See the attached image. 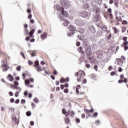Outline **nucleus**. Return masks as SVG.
Returning a JSON list of instances; mask_svg holds the SVG:
<instances>
[{
	"instance_id": "nucleus-22",
	"label": "nucleus",
	"mask_w": 128,
	"mask_h": 128,
	"mask_svg": "<svg viewBox=\"0 0 128 128\" xmlns=\"http://www.w3.org/2000/svg\"><path fill=\"white\" fill-rule=\"evenodd\" d=\"M41 38L42 39L46 38V33L44 32V34H42Z\"/></svg>"
},
{
	"instance_id": "nucleus-23",
	"label": "nucleus",
	"mask_w": 128,
	"mask_h": 128,
	"mask_svg": "<svg viewBox=\"0 0 128 128\" xmlns=\"http://www.w3.org/2000/svg\"><path fill=\"white\" fill-rule=\"evenodd\" d=\"M114 4L116 8H118V0H114Z\"/></svg>"
},
{
	"instance_id": "nucleus-20",
	"label": "nucleus",
	"mask_w": 128,
	"mask_h": 128,
	"mask_svg": "<svg viewBox=\"0 0 128 128\" xmlns=\"http://www.w3.org/2000/svg\"><path fill=\"white\" fill-rule=\"evenodd\" d=\"M79 32L82 34H84V28H80L79 30Z\"/></svg>"
},
{
	"instance_id": "nucleus-63",
	"label": "nucleus",
	"mask_w": 128,
	"mask_h": 128,
	"mask_svg": "<svg viewBox=\"0 0 128 128\" xmlns=\"http://www.w3.org/2000/svg\"><path fill=\"white\" fill-rule=\"evenodd\" d=\"M15 103L16 104H20V99H17L15 101Z\"/></svg>"
},
{
	"instance_id": "nucleus-43",
	"label": "nucleus",
	"mask_w": 128,
	"mask_h": 128,
	"mask_svg": "<svg viewBox=\"0 0 128 128\" xmlns=\"http://www.w3.org/2000/svg\"><path fill=\"white\" fill-rule=\"evenodd\" d=\"M15 88H16V90H20V92L22 91V88H20L19 87V86H15Z\"/></svg>"
},
{
	"instance_id": "nucleus-61",
	"label": "nucleus",
	"mask_w": 128,
	"mask_h": 128,
	"mask_svg": "<svg viewBox=\"0 0 128 128\" xmlns=\"http://www.w3.org/2000/svg\"><path fill=\"white\" fill-rule=\"evenodd\" d=\"M124 46H128V41H124Z\"/></svg>"
},
{
	"instance_id": "nucleus-29",
	"label": "nucleus",
	"mask_w": 128,
	"mask_h": 128,
	"mask_svg": "<svg viewBox=\"0 0 128 128\" xmlns=\"http://www.w3.org/2000/svg\"><path fill=\"white\" fill-rule=\"evenodd\" d=\"M113 30H114V34H118V28H116V27H114Z\"/></svg>"
},
{
	"instance_id": "nucleus-38",
	"label": "nucleus",
	"mask_w": 128,
	"mask_h": 128,
	"mask_svg": "<svg viewBox=\"0 0 128 128\" xmlns=\"http://www.w3.org/2000/svg\"><path fill=\"white\" fill-rule=\"evenodd\" d=\"M108 14H112V8H110L108 9Z\"/></svg>"
},
{
	"instance_id": "nucleus-14",
	"label": "nucleus",
	"mask_w": 128,
	"mask_h": 128,
	"mask_svg": "<svg viewBox=\"0 0 128 128\" xmlns=\"http://www.w3.org/2000/svg\"><path fill=\"white\" fill-rule=\"evenodd\" d=\"M36 31V30L34 28L31 30L30 32L28 33L29 36L32 38H34V32Z\"/></svg>"
},
{
	"instance_id": "nucleus-47",
	"label": "nucleus",
	"mask_w": 128,
	"mask_h": 128,
	"mask_svg": "<svg viewBox=\"0 0 128 128\" xmlns=\"http://www.w3.org/2000/svg\"><path fill=\"white\" fill-rule=\"evenodd\" d=\"M122 82H124V80L122 79L118 80V84H122Z\"/></svg>"
},
{
	"instance_id": "nucleus-49",
	"label": "nucleus",
	"mask_w": 128,
	"mask_h": 128,
	"mask_svg": "<svg viewBox=\"0 0 128 128\" xmlns=\"http://www.w3.org/2000/svg\"><path fill=\"white\" fill-rule=\"evenodd\" d=\"M98 65H95L94 66V68L95 70H96V72H98Z\"/></svg>"
},
{
	"instance_id": "nucleus-10",
	"label": "nucleus",
	"mask_w": 128,
	"mask_h": 128,
	"mask_svg": "<svg viewBox=\"0 0 128 128\" xmlns=\"http://www.w3.org/2000/svg\"><path fill=\"white\" fill-rule=\"evenodd\" d=\"M100 16L98 14H96L93 18V21L94 22H100Z\"/></svg>"
},
{
	"instance_id": "nucleus-3",
	"label": "nucleus",
	"mask_w": 128,
	"mask_h": 128,
	"mask_svg": "<svg viewBox=\"0 0 128 128\" xmlns=\"http://www.w3.org/2000/svg\"><path fill=\"white\" fill-rule=\"evenodd\" d=\"M69 30L71 32H67L68 36H72V35L74 34V32L76 30V28L72 25H70L69 26Z\"/></svg>"
},
{
	"instance_id": "nucleus-48",
	"label": "nucleus",
	"mask_w": 128,
	"mask_h": 128,
	"mask_svg": "<svg viewBox=\"0 0 128 128\" xmlns=\"http://www.w3.org/2000/svg\"><path fill=\"white\" fill-rule=\"evenodd\" d=\"M76 122H78V124H80V120L78 118H76Z\"/></svg>"
},
{
	"instance_id": "nucleus-64",
	"label": "nucleus",
	"mask_w": 128,
	"mask_h": 128,
	"mask_svg": "<svg viewBox=\"0 0 128 128\" xmlns=\"http://www.w3.org/2000/svg\"><path fill=\"white\" fill-rule=\"evenodd\" d=\"M124 50H128V46H126V45L125 46H124Z\"/></svg>"
},
{
	"instance_id": "nucleus-33",
	"label": "nucleus",
	"mask_w": 128,
	"mask_h": 128,
	"mask_svg": "<svg viewBox=\"0 0 128 128\" xmlns=\"http://www.w3.org/2000/svg\"><path fill=\"white\" fill-rule=\"evenodd\" d=\"M20 54H22L23 58H24V60H26V56L24 55V53L22 52H21Z\"/></svg>"
},
{
	"instance_id": "nucleus-8",
	"label": "nucleus",
	"mask_w": 128,
	"mask_h": 128,
	"mask_svg": "<svg viewBox=\"0 0 128 128\" xmlns=\"http://www.w3.org/2000/svg\"><path fill=\"white\" fill-rule=\"evenodd\" d=\"M80 72V78H77V80L78 82H82V80L84 79V76H86V73L84 72L81 71Z\"/></svg>"
},
{
	"instance_id": "nucleus-41",
	"label": "nucleus",
	"mask_w": 128,
	"mask_h": 128,
	"mask_svg": "<svg viewBox=\"0 0 128 128\" xmlns=\"http://www.w3.org/2000/svg\"><path fill=\"white\" fill-rule=\"evenodd\" d=\"M24 82L26 85L30 84V80H26Z\"/></svg>"
},
{
	"instance_id": "nucleus-51",
	"label": "nucleus",
	"mask_w": 128,
	"mask_h": 128,
	"mask_svg": "<svg viewBox=\"0 0 128 128\" xmlns=\"http://www.w3.org/2000/svg\"><path fill=\"white\" fill-rule=\"evenodd\" d=\"M93 116L94 118H96L98 116V112H96L94 114Z\"/></svg>"
},
{
	"instance_id": "nucleus-42",
	"label": "nucleus",
	"mask_w": 128,
	"mask_h": 128,
	"mask_svg": "<svg viewBox=\"0 0 128 128\" xmlns=\"http://www.w3.org/2000/svg\"><path fill=\"white\" fill-rule=\"evenodd\" d=\"M20 94V92L18 91L15 93V96L16 98H18V94Z\"/></svg>"
},
{
	"instance_id": "nucleus-4",
	"label": "nucleus",
	"mask_w": 128,
	"mask_h": 128,
	"mask_svg": "<svg viewBox=\"0 0 128 128\" xmlns=\"http://www.w3.org/2000/svg\"><path fill=\"white\" fill-rule=\"evenodd\" d=\"M20 122L18 120L16 119V116L15 115L12 116V126L16 128L18 126Z\"/></svg>"
},
{
	"instance_id": "nucleus-7",
	"label": "nucleus",
	"mask_w": 128,
	"mask_h": 128,
	"mask_svg": "<svg viewBox=\"0 0 128 128\" xmlns=\"http://www.w3.org/2000/svg\"><path fill=\"white\" fill-rule=\"evenodd\" d=\"M75 24H77V26H84L86 23L82 20H75Z\"/></svg>"
},
{
	"instance_id": "nucleus-55",
	"label": "nucleus",
	"mask_w": 128,
	"mask_h": 128,
	"mask_svg": "<svg viewBox=\"0 0 128 128\" xmlns=\"http://www.w3.org/2000/svg\"><path fill=\"white\" fill-rule=\"evenodd\" d=\"M122 40H124V42H126V40H128V37L126 36H124L122 38Z\"/></svg>"
},
{
	"instance_id": "nucleus-9",
	"label": "nucleus",
	"mask_w": 128,
	"mask_h": 128,
	"mask_svg": "<svg viewBox=\"0 0 128 128\" xmlns=\"http://www.w3.org/2000/svg\"><path fill=\"white\" fill-rule=\"evenodd\" d=\"M88 30L91 32V34H94V33L96 32V28L94 26L90 25L88 26Z\"/></svg>"
},
{
	"instance_id": "nucleus-53",
	"label": "nucleus",
	"mask_w": 128,
	"mask_h": 128,
	"mask_svg": "<svg viewBox=\"0 0 128 128\" xmlns=\"http://www.w3.org/2000/svg\"><path fill=\"white\" fill-rule=\"evenodd\" d=\"M122 24H128V22L126 20H123Z\"/></svg>"
},
{
	"instance_id": "nucleus-11",
	"label": "nucleus",
	"mask_w": 128,
	"mask_h": 128,
	"mask_svg": "<svg viewBox=\"0 0 128 128\" xmlns=\"http://www.w3.org/2000/svg\"><path fill=\"white\" fill-rule=\"evenodd\" d=\"M79 14L80 16H81L82 18H86V16H88V13L86 12V11H82L79 13Z\"/></svg>"
},
{
	"instance_id": "nucleus-60",
	"label": "nucleus",
	"mask_w": 128,
	"mask_h": 128,
	"mask_svg": "<svg viewBox=\"0 0 128 128\" xmlns=\"http://www.w3.org/2000/svg\"><path fill=\"white\" fill-rule=\"evenodd\" d=\"M76 45L77 46H80V42H76Z\"/></svg>"
},
{
	"instance_id": "nucleus-5",
	"label": "nucleus",
	"mask_w": 128,
	"mask_h": 128,
	"mask_svg": "<svg viewBox=\"0 0 128 128\" xmlns=\"http://www.w3.org/2000/svg\"><path fill=\"white\" fill-rule=\"evenodd\" d=\"M60 4L62 6L65 8H70V2L66 0H63L61 1Z\"/></svg>"
},
{
	"instance_id": "nucleus-59",
	"label": "nucleus",
	"mask_w": 128,
	"mask_h": 128,
	"mask_svg": "<svg viewBox=\"0 0 128 128\" xmlns=\"http://www.w3.org/2000/svg\"><path fill=\"white\" fill-rule=\"evenodd\" d=\"M10 102L11 103L14 102V98H12L11 99H10Z\"/></svg>"
},
{
	"instance_id": "nucleus-19",
	"label": "nucleus",
	"mask_w": 128,
	"mask_h": 128,
	"mask_svg": "<svg viewBox=\"0 0 128 128\" xmlns=\"http://www.w3.org/2000/svg\"><path fill=\"white\" fill-rule=\"evenodd\" d=\"M8 77L10 80V82H14V77H12V74H9L8 75Z\"/></svg>"
},
{
	"instance_id": "nucleus-27",
	"label": "nucleus",
	"mask_w": 128,
	"mask_h": 128,
	"mask_svg": "<svg viewBox=\"0 0 128 128\" xmlns=\"http://www.w3.org/2000/svg\"><path fill=\"white\" fill-rule=\"evenodd\" d=\"M74 114H76V112L72 111L71 112L70 116H72V118H74Z\"/></svg>"
},
{
	"instance_id": "nucleus-57",
	"label": "nucleus",
	"mask_w": 128,
	"mask_h": 128,
	"mask_svg": "<svg viewBox=\"0 0 128 128\" xmlns=\"http://www.w3.org/2000/svg\"><path fill=\"white\" fill-rule=\"evenodd\" d=\"M50 78L52 79L53 80H56V77H54V75H51Z\"/></svg>"
},
{
	"instance_id": "nucleus-31",
	"label": "nucleus",
	"mask_w": 128,
	"mask_h": 128,
	"mask_svg": "<svg viewBox=\"0 0 128 128\" xmlns=\"http://www.w3.org/2000/svg\"><path fill=\"white\" fill-rule=\"evenodd\" d=\"M101 28H102V30L104 32H108V30H106V26H102Z\"/></svg>"
},
{
	"instance_id": "nucleus-62",
	"label": "nucleus",
	"mask_w": 128,
	"mask_h": 128,
	"mask_svg": "<svg viewBox=\"0 0 128 128\" xmlns=\"http://www.w3.org/2000/svg\"><path fill=\"white\" fill-rule=\"evenodd\" d=\"M30 22L31 24H34V19H30Z\"/></svg>"
},
{
	"instance_id": "nucleus-17",
	"label": "nucleus",
	"mask_w": 128,
	"mask_h": 128,
	"mask_svg": "<svg viewBox=\"0 0 128 128\" xmlns=\"http://www.w3.org/2000/svg\"><path fill=\"white\" fill-rule=\"evenodd\" d=\"M102 31L98 30L96 34V36L97 38H100V36H102Z\"/></svg>"
},
{
	"instance_id": "nucleus-34",
	"label": "nucleus",
	"mask_w": 128,
	"mask_h": 128,
	"mask_svg": "<svg viewBox=\"0 0 128 128\" xmlns=\"http://www.w3.org/2000/svg\"><path fill=\"white\" fill-rule=\"evenodd\" d=\"M16 70H18V72H20V70H22V68H20V66H18L16 68Z\"/></svg>"
},
{
	"instance_id": "nucleus-25",
	"label": "nucleus",
	"mask_w": 128,
	"mask_h": 128,
	"mask_svg": "<svg viewBox=\"0 0 128 128\" xmlns=\"http://www.w3.org/2000/svg\"><path fill=\"white\" fill-rule=\"evenodd\" d=\"M102 22H100V23H98V24H97V26H98V28H102Z\"/></svg>"
},
{
	"instance_id": "nucleus-45",
	"label": "nucleus",
	"mask_w": 128,
	"mask_h": 128,
	"mask_svg": "<svg viewBox=\"0 0 128 128\" xmlns=\"http://www.w3.org/2000/svg\"><path fill=\"white\" fill-rule=\"evenodd\" d=\"M118 72H122V67L118 68Z\"/></svg>"
},
{
	"instance_id": "nucleus-13",
	"label": "nucleus",
	"mask_w": 128,
	"mask_h": 128,
	"mask_svg": "<svg viewBox=\"0 0 128 128\" xmlns=\"http://www.w3.org/2000/svg\"><path fill=\"white\" fill-rule=\"evenodd\" d=\"M92 12L94 14H98L100 12V8L98 6H94L93 8Z\"/></svg>"
},
{
	"instance_id": "nucleus-58",
	"label": "nucleus",
	"mask_w": 128,
	"mask_h": 128,
	"mask_svg": "<svg viewBox=\"0 0 128 128\" xmlns=\"http://www.w3.org/2000/svg\"><path fill=\"white\" fill-rule=\"evenodd\" d=\"M21 104H26V100L24 99H22L21 100Z\"/></svg>"
},
{
	"instance_id": "nucleus-36",
	"label": "nucleus",
	"mask_w": 128,
	"mask_h": 128,
	"mask_svg": "<svg viewBox=\"0 0 128 128\" xmlns=\"http://www.w3.org/2000/svg\"><path fill=\"white\" fill-rule=\"evenodd\" d=\"M28 64H30V66H32V64H34V62H32V60H29L28 61Z\"/></svg>"
},
{
	"instance_id": "nucleus-6",
	"label": "nucleus",
	"mask_w": 128,
	"mask_h": 128,
	"mask_svg": "<svg viewBox=\"0 0 128 128\" xmlns=\"http://www.w3.org/2000/svg\"><path fill=\"white\" fill-rule=\"evenodd\" d=\"M34 66L36 68V70L38 72H42V67L40 66V62L38 60L34 62Z\"/></svg>"
},
{
	"instance_id": "nucleus-54",
	"label": "nucleus",
	"mask_w": 128,
	"mask_h": 128,
	"mask_svg": "<svg viewBox=\"0 0 128 128\" xmlns=\"http://www.w3.org/2000/svg\"><path fill=\"white\" fill-rule=\"evenodd\" d=\"M64 92L65 94H68V88H66L64 90Z\"/></svg>"
},
{
	"instance_id": "nucleus-12",
	"label": "nucleus",
	"mask_w": 128,
	"mask_h": 128,
	"mask_svg": "<svg viewBox=\"0 0 128 128\" xmlns=\"http://www.w3.org/2000/svg\"><path fill=\"white\" fill-rule=\"evenodd\" d=\"M116 62H117L118 64V66H122V64H124V62L122 61V60L120 58H116Z\"/></svg>"
},
{
	"instance_id": "nucleus-21",
	"label": "nucleus",
	"mask_w": 128,
	"mask_h": 128,
	"mask_svg": "<svg viewBox=\"0 0 128 128\" xmlns=\"http://www.w3.org/2000/svg\"><path fill=\"white\" fill-rule=\"evenodd\" d=\"M82 42L85 46L86 44H88V40H86V39H85V40H82Z\"/></svg>"
},
{
	"instance_id": "nucleus-1",
	"label": "nucleus",
	"mask_w": 128,
	"mask_h": 128,
	"mask_svg": "<svg viewBox=\"0 0 128 128\" xmlns=\"http://www.w3.org/2000/svg\"><path fill=\"white\" fill-rule=\"evenodd\" d=\"M54 8H56L59 12H61V14L58 16V18H60V20L62 22L63 26H68V24H70L68 20L66 19L68 18V12L64 11V8L63 6H60L58 4L54 5Z\"/></svg>"
},
{
	"instance_id": "nucleus-18",
	"label": "nucleus",
	"mask_w": 128,
	"mask_h": 128,
	"mask_svg": "<svg viewBox=\"0 0 128 128\" xmlns=\"http://www.w3.org/2000/svg\"><path fill=\"white\" fill-rule=\"evenodd\" d=\"M64 120L65 124H70V118H68V117H66L64 118Z\"/></svg>"
},
{
	"instance_id": "nucleus-44",
	"label": "nucleus",
	"mask_w": 128,
	"mask_h": 128,
	"mask_svg": "<svg viewBox=\"0 0 128 128\" xmlns=\"http://www.w3.org/2000/svg\"><path fill=\"white\" fill-rule=\"evenodd\" d=\"M114 74H116V72H110V76H114Z\"/></svg>"
},
{
	"instance_id": "nucleus-39",
	"label": "nucleus",
	"mask_w": 128,
	"mask_h": 128,
	"mask_svg": "<svg viewBox=\"0 0 128 128\" xmlns=\"http://www.w3.org/2000/svg\"><path fill=\"white\" fill-rule=\"evenodd\" d=\"M86 67L87 68H90V64H86Z\"/></svg>"
},
{
	"instance_id": "nucleus-32",
	"label": "nucleus",
	"mask_w": 128,
	"mask_h": 128,
	"mask_svg": "<svg viewBox=\"0 0 128 128\" xmlns=\"http://www.w3.org/2000/svg\"><path fill=\"white\" fill-rule=\"evenodd\" d=\"M108 12L104 14V18H106V20L108 19Z\"/></svg>"
},
{
	"instance_id": "nucleus-30",
	"label": "nucleus",
	"mask_w": 128,
	"mask_h": 128,
	"mask_svg": "<svg viewBox=\"0 0 128 128\" xmlns=\"http://www.w3.org/2000/svg\"><path fill=\"white\" fill-rule=\"evenodd\" d=\"M84 110L87 114H88V116H90V110H88V109H84Z\"/></svg>"
},
{
	"instance_id": "nucleus-46",
	"label": "nucleus",
	"mask_w": 128,
	"mask_h": 128,
	"mask_svg": "<svg viewBox=\"0 0 128 128\" xmlns=\"http://www.w3.org/2000/svg\"><path fill=\"white\" fill-rule=\"evenodd\" d=\"M62 112L63 114H66V109L62 108Z\"/></svg>"
},
{
	"instance_id": "nucleus-35",
	"label": "nucleus",
	"mask_w": 128,
	"mask_h": 128,
	"mask_svg": "<svg viewBox=\"0 0 128 128\" xmlns=\"http://www.w3.org/2000/svg\"><path fill=\"white\" fill-rule=\"evenodd\" d=\"M14 82L15 86H18V82L17 81H14Z\"/></svg>"
},
{
	"instance_id": "nucleus-28",
	"label": "nucleus",
	"mask_w": 128,
	"mask_h": 128,
	"mask_svg": "<svg viewBox=\"0 0 128 128\" xmlns=\"http://www.w3.org/2000/svg\"><path fill=\"white\" fill-rule=\"evenodd\" d=\"M108 16H110V20H112L114 18V16H112V14H108Z\"/></svg>"
},
{
	"instance_id": "nucleus-52",
	"label": "nucleus",
	"mask_w": 128,
	"mask_h": 128,
	"mask_svg": "<svg viewBox=\"0 0 128 128\" xmlns=\"http://www.w3.org/2000/svg\"><path fill=\"white\" fill-rule=\"evenodd\" d=\"M10 86L13 90H14V88H16V86L14 85V84H11Z\"/></svg>"
},
{
	"instance_id": "nucleus-15",
	"label": "nucleus",
	"mask_w": 128,
	"mask_h": 128,
	"mask_svg": "<svg viewBox=\"0 0 128 128\" xmlns=\"http://www.w3.org/2000/svg\"><path fill=\"white\" fill-rule=\"evenodd\" d=\"M2 68H4L2 72H6L8 70V68H10L8 67V64H4L2 66Z\"/></svg>"
},
{
	"instance_id": "nucleus-16",
	"label": "nucleus",
	"mask_w": 128,
	"mask_h": 128,
	"mask_svg": "<svg viewBox=\"0 0 128 128\" xmlns=\"http://www.w3.org/2000/svg\"><path fill=\"white\" fill-rule=\"evenodd\" d=\"M102 58V52L98 51L97 52V58L100 60Z\"/></svg>"
},
{
	"instance_id": "nucleus-50",
	"label": "nucleus",
	"mask_w": 128,
	"mask_h": 128,
	"mask_svg": "<svg viewBox=\"0 0 128 128\" xmlns=\"http://www.w3.org/2000/svg\"><path fill=\"white\" fill-rule=\"evenodd\" d=\"M64 82H66V80H64V79H61V80H60V84H64Z\"/></svg>"
},
{
	"instance_id": "nucleus-26",
	"label": "nucleus",
	"mask_w": 128,
	"mask_h": 128,
	"mask_svg": "<svg viewBox=\"0 0 128 128\" xmlns=\"http://www.w3.org/2000/svg\"><path fill=\"white\" fill-rule=\"evenodd\" d=\"M116 20H118V22H122V18L120 17V18H118V16H116Z\"/></svg>"
},
{
	"instance_id": "nucleus-56",
	"label": "nucleus",
	"mask_w": 128,
	"mask_h": 128,
	"mask_svg": "<svg viewBox=\"0 0 128 128\" xmlns=\"http://www.w3.org/2000/svg\"><path fill=\"white\" fill-rule=\"evenodd\" d=\"M28 92L26 90V91H25V92H24V96H28Z\"/></svg>"
},
{
	"instance_id": "nucleus-37",
	"label": "nucleus",
	"mask_w": 128,
	"mask_h": 128,
	"mask_svg": "<svg viewBox=\"0 0 128 128\" xmlns=\"http://www.w3.org/2000/svg\"><path fill=\"white\" fill-rule=\"evenodd\" d=\"M34 102H36V104H38V102H40L38 99H37L36 98H34Z\"/></svg>"
},
{
	"instance_id": "nucleus-40",
	"label": "nucleus",
	"mask_w": 128,
	"mask_h": 128,
	"mask_svg": "<svg viewBox=\"0 0 128 128\" xmlns=\"http://www.w3.org/2000/svg\"><path fill=\"white\" fill-rule=\"evenodd\" d=\"M112 38V34H109L108 36H107V40H110V38Z\"/></svg>"
},
{
	"instance_id": "nucleus-24",
	"label": "nucleus",
	"mask_w": 128,
	"mask_h": 128,
	"mask_svg": "<svg viewBox=\"0 0 128 128\" xmlns=\"http://www.w3.org/2000/svg\"><path fill=\"white\" fill-rule=\"evenodd\" d=\"M26 115L27 116H30L32 115V112L28 111L26 112Z\"/></svg>"
},
{
	"instance_id": "nucleus-2",
	"label": "nucleus",
	"mask_w": 128,
	"mask_h": 128,
	"mask_svg": "<svg viewBox=\"0 0 128 128\" xmlns=\"http://www.w3.org/2000/svg\"><path fill=\"white\" fill-rule=\"evenodd\" d=\"M78 50L80 54H84V52H86V56H90L92 53V48L89 44H86L84 46H80Z\"/></svg>"
}]
</instances>
